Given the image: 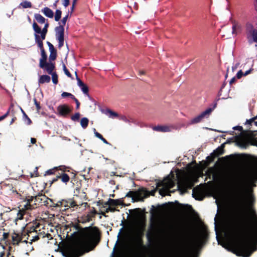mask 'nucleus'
<instances>
[{"instance_id":"45","label":"nucleus","mask_w":257,"mask_h":257,"mask_svg":"<svg viewBox=\"0 0 257 257\" xmlns=\"http://www.w3.org/2000/svg\"><path fill=\"white\" fill-rule=\"evenodd\" d=\"M157 190V188H156V189H154L152 190L150 192H149L148 191L146 190V191L147 192V193L148 194L147 196H146V197H147L149 195L154 196L155 195V193L156 192Z\"/></svg>"},{"instance_id":"23","label":"nucleus","mask_w":257,"mask_h":257,"mask_svg":"<svg viewBox=\"0 0 257 257\" xmlns=\"http://www.w3.org/2000/svg\"><path fill=\"white\" fill-rule=\"evenodd\" d=\"M51 78L49 75H43L40 76L38 80L39 83L43 84L44 83H48L50 81Z\"/></svg>"},{"instance_id":"16","label":"nucleus","mask_w":257,"mask_h":257,"mask_svg":"<svg viewBox=\"0 0 257 257\" xmlns=\"http://www.w3.org/2000/svg\"><path fill=\"white\" fill-rule=\"evenodd\" d=\"M65 169V167L64 166H59L58 167H54L53 168L47 170L44 174V176L55 174L57 171H63V170H64Z\"/></svg>"},{"instance_id":"15","label":"nucleus","mask_w":257,"mask_h":257,"mask_svg":"<svg viewBox=\"0 0 257 257\" xmlns=\"http://www.w3.org/2000/svg\"><path fill=\"white\" fill-rule=\"evenodd\" d=\"M77 85L80 87L83 93L89 96L88 87L77 76Z\"/></svg>"},{"instance_id":"63","label":"nucleus","mask_w":257,"mask_h":257,"mask_svg":"<svg viewBox=\"0 0 257 257\" xmlns=\"http://www.w3.org/2000/svg\"><path fill=\"white\" fill-rule=\"evenodd\" d=\"M58 179H60V176H59V174L58 175H57L56 176V177H55V178H54L53 179H52V182H56L57 181Z\"/></svg>"},{"instance_id":"64","label":"nucleus","mask_w":257,"mask_h":257,"mask_svg":"<svg viewBox=\"0 0 257 257\" xmlns=\"http://www.w3.org/2000/svg\"><path fill=\"white\" fill-rule=\"evenodd\" d=\"M252 69H250L247 71H246L244 73H243V75L244 76H246L247 75L249 74L250 72L251 71Z\"/></svg>"},{"instance_id":"59","label":"nucleus","mask_w":257,"mask_h":257,"mask_svg":"<svg viewBox=\"0 0 257 257\" xmlns=\"http://www.w3.org/2000/svg\"><path fill=\"white\" fill-rule=\"evenodd\" d=\"M73 100L75 101L76 104V108L78 109L79 108V106H80V103L78 101V99L75 97Z\"/></svg>"},{"instance_id":"18","label":"nucleus","mask_w":257,"mask_h":257,"mask_svg":"<svg viewBox=\"0 0 257 257\" xmlns=\"http://www.w3.org/2000/svg\"><path fill=\"white\" fill-rule=\"evenodd\" d=\"M42 12L44 14V15L49 18H53L54 17V13L52 10H51L48 7H45L42 10Z\"/></svg>"},{"instance_id":"44","label":"nucleus","mask_w":257,"mask_h":257,"mask_svg":"<svg viewBox=\"0 0 257 257\" xmlns=\"http://www.w3.org/2000/svg\"><path fill=\"white\" fill-rule=\"evenodd\" d=\"M93 132H94V135L96 137L99 139L100 140L102 139V138H103L102 136L100 134H99V133L96 132L95 128H93Z\"/></svg>"},{"instance_id":"48","label":"nucleus","mask_w":257,"mask_h":257,"mask_svg":"<svg viewBox=\"0 0 257 257\" xmlns=\"http://www.w3.org/2000/svg\"><path fill=\"white\" fill-rule=\"evenodd\" d=\"M116 210V209L115 208L110 207V205H109V206L106 209V212H107L109 211L114 212Z\"/></svg>"},{"instance_id":"26","label":"nucleus","mask_w":257,"mask_h":257,"mask_svg":"<svg viewBox=\"0 0 257 257\" xmlns=\"http://www.w3.org/2000/svg\"><path fill=\"white\" fill-rule=\"evenodd\" d=\"M155 232H153L150 231L147 232L146 237L149 244L152 243L153 241V237L155 235Z\"/></svg>"},{"instance_id":"21","label":"nucleus","mask_w":257,"mask_h":257,"mask_svg":"<svg viewBox=\"0 0 257 257\" xmlns=\"http://www.w3.org/2000/svg\"><path fill=\"white\" fill-rule=\"evenodd\" d=\"M41 58L40 59L39 67H42L43 66V63L47 62V56L44 49L41 50Z\"/></svg>"},{"instance_id":"49","label":"nucleus","mask_w":257,"mask_h":257,"mask_svg":"<svg viewBox=\"0 0 257 257\" xmlns=\"http://www.w3.org/2000/svg\"><path fill=\"white\" fill-rule=\"evenodd\" d=\"M49 27V24L48 23L45 24L44 27L41 30V32L47 33V28Z\"/></svg>"},{"instance_id":"20","label":"nucleus","mask_w":257,"mask_h":257,"mask_svg":"<svg viewBox=\"0 0 257 257\" xmlns=\"http://www.w3.org/2000/svg\"><path fill=\"white\" fill-rule=\"evenodd\" d=\"M230 20H231V22L232 23V35H236L237 34L236 30L240 29L241 26L238 23H237L236 21L232 20L231 18H230Z\"/></svg>"},{"instance_id":"8","label":"nucleus","mask_w":257,"mask_h":257,"mask_svg":"<svg viewBox=\"0 0 257 257\" xmlns=\"http://www.w3.org/2000/svg\"><path fill=\"white\" fill-rule=\"evenodd\" d=\"M216 106V104H215L212 108H208L206 109L205 111L201 112L198 116L192 118L187 123V126L198 123L200 122L203 118L208 117L211 112L215 108Z\"/></svg>"},{"instance_id":"27","label":"nucleus","mask_w":257,"mask_h":257,"mask_svg":"<svg viewBox=\"0 0 257 257\" xmlns=\"http://www.w3.org/2000/svg\"><path fill=\"white\" fill-rule=\"evenodd\" d=\"M34 18L36 21L40 24H44L45 22V18L39 14H35L34 15Z\"/></svg>"},{"instance_id":"50","label":"nucleus","mask_w":257,"mask_h":257,"mask_svg":"<svg viewBox=\"0 0 257 257\" xmlns=\"http://www.w3.org/2000/svg\"><path fill=\"white\" fill-rule=\"evenodd\" d=\"M19 237V234L14 232V235L12 236V240L13 241L16 242L17 238Z\"/></svg>"},{"instance_id":"31","label":"nucleus","mask_w":257,"mask_h":257,"mask_svg":"<svg viewBox=\"0 0 257 257\" xmlns=\"http://www.w3.org/2000/svg\"><path fill=\"white\" fill-rule=\"evenodd\" d=\"M33 28L36 34H40L41 32V28L36 23L34 22L33 24Z\"/></svg>"},{"instance_id":"12","label":"nucleus","mask_w":257,"mask_h":257,"mask_svg":"<svg viewBox=\"0 0 257 257\" xmlns=\"http://www.w3.org/2000/svg\"><path fill=\"white\" fill-rule=\"evenodd\" d=\"M56 38L57 41L64 40V27L59 26L55 29Z\"/></svg>"},{"instance_id":"29","label":"nucleus","mask_w":257,"mask_h":257,"mask_svg":"<svg viewBox=\"0 0 257 257\" xmlns=\"http://www.w3.org/2000/svg\"><path fill=\"white\" fill-rule=\"evenodd\" d=\"M89 120L87 117H83L81 119L80 124L83 128H85L88 125Z\"/></svg>"},{"instance_id":"34","label":"nucleus","mask_w":257,"mask_h":257,"mask_svg":"<svg viewBox=\"0 0 257 257\" xmlns=\"http://www.w3.org/2000/svg\"><path fill=\"white\" fill-rule=\"evenodd\" d=\"M21 110L23 114V117L25 119H26L27 120V124L29 125L31 123L32 121L30 118L28 116V115L26 114L25 111L23 110V109L21 108Z\"/></svg>"},{"instance_id":"46","label":"nucleus","mask_w":257,"mask_h":257,"mask_svg":"<svg viewBox=\"0 0 257 257\" xmlns=\"http://www.w3.org/2000/svg\"><path fill=\"white\" fill-rule=\"evenodd\" d=\"M47 44L48 45L49 47V49L50 52L55 50L53 45L49 42H47Z\"/></svg>"},{"instance_id":"60","label":"nucleus","mask_w":257,"mask_h":257,"mask_svg":"<svg viewBox=\"0 0 257 257\" xmlns=\"http://www.w3.org/2000/svg\"><path fill=\"white\" fill-rule=\"evenodd\" d=\"M9 113V111H8L4 115L0 116V120L4 119L6 118Z\"/></svg>"},{"instance_id":"28","label":"nucleus","mask_w":257,"mask_h":257,"mask_svg":"<svg viewBox=\"0 0 257 257\" xmlns=\"http://www.w3.org/2000/svg\"><path fill=\"white\" fill-rule=\"evenodd\" d=\"M104 113L110 118H114L115 117L118 116V114L116 112H114L109 109H106L104 112Z\"/></svg>"},{"instance_id":"57","label":"nucleus","mask_w":257,"mask_h":257,"mask_svg":"<svg viewBox=\"0 0 257 257\" xmlns=\"http://www.w3.org/2000/svg\"><path fill=\"white\" fill-rule=\"evenodd\" d=\"M17 215H18V219H20V220L23 219V214L21 212L20 210L17 213Z\"/></svg>"},{"instance_id":"51","label":"nucleus","mask_w":257,"mask_h":257,"mask_svg":"<svg viewBox=\"0 0 257 257\" xmlns=\"http://www.w3.org/2000/svg\"><path fill=\"white\" fill-rule=\"evenodd\" d=\"M34 103L36 106L37 110H39L41 109V106H40V104L38 103V102H37L36 98L34 99Z\"/></svg>"},{"instance_id":"30","label":"nucleus","mask_w":257,"mask_h":257,"mask_svg":"<svg viewBox=\"0 0 257 257\" xmlns=\"http://www.w3.org/2000/svg\"><path fill=\"white\" fill-rule=\"evenodd\" d=\"M20 6L24 9L30 8L32 7V4L29 1H25L21 3Z\"/></svg>"},{"instance_id":"35","label":"nucleus","mask_w":257,"mask_h":257,"mask_svg":"<svg viewBox=\"0 0 257 257\" xmlns=\"http://www.w3.org/2000/svg\"><path fill=\"white\" fill-rule=\"evenodd\" d=\"M50 75H52V82L54 84H56L58 83V76L56 72H53Z\"/></svg>"},{"instance_id":"54","label":"nucleus","mask_w":257,"mask_h":257,"mask_svg":"<svg viewBox=\"0 0 257 257\" xmlns=\"http://www.w3.org/2000/svg\"><path fill=\"white\" fill-rule=\"evenodd\" d=\"M24 207L26 209H32V205L28 202L24 205Z\"/></svg>"},{"instance_id":"6","label":"nucleus","mask_w":257,"mask_h":257,"mask_svg":"<svg viewBox=\"0 0 257 257\" xmlns=\"http://www.w3.org/2000/svg\"><path fill=\"white\" fill-rule=\"evenodd\" d=\"M246 35L249 44L251 45L253 42L257 43V29L249 23L246 25Z\"/></svg>"},{"instance_id":"41","label":"nucleus","mask_w":257,"mask_h":257,"mask_svg":"<svg viewBox=\"0 0 257 257\" xmlns=\"http://www.w3.org/2000/svg\"><path fill=\"white\" fill-rule=\"evenodd\" d=\"M248 141L249 142V145L250 144L252 146H257V140L253 139H250L248 140Z\"/></svg>"},{"instance_id":"47","label":"nucleus","mask_w":257,"mask_h":257,"mask_svg":"<svg viewBox=\"0 0 257 257\" xmlns=\"http://www.w3.org/2000/svg\"><path fill=\"white\" fill-rule=\"evenodd\" d=\"M120 119L125 122L128 123L129 124H130V120L126 117V116L123 115L120 117Z\"/></svg>"},{"instance_id":"14","label":"nucleus","mask_w":257,"mask_h":257,"mask_svg":"<svg viewBox=\"0 0 257 257\" xmlns=\"http://www.w3.org/2000/svg\"><path fill=\"white\" fill-rule=\"evenodd\" d=\"M236 144L237 146L243 149H246L249 145L248 140L242 138H237Z\"/></svg>"},{"instance_id":"55","label":"nucleus","mask_w":257,"mask_h":257,"mask_svg":"<svg viewBox=\"0 0 257 257\" xmlns=\"http://www.w3.org/2000/svg\"><path fill=\"white\" fill-rule=\"evenodd\" d=\"M58 47L59 48H61L64 45V40H58Z\"/></svg>"},{"instance_id":"2","label":"nucleus","mask_w":257,"mask_h":257,"mask_svg":"<svg viewBox=\"0 0 257 257\" xmlns=\"http://www.w3.org/2000/svg\"><path fill=\"white\" fill-rule=\"evenodd\" d=\"M232 138L227 139L224 143L214 150L210 155L207 156L205 161H257V159L253 156L245 153H234L224 157L220 158L219 156L223 153L224 145L230 143L232 142Z\"/></svg>"},{"instance_id":"36","label":"nucleus","mask_w":257,"mask_h":257,"mask_svg":"<svg viewBox=\"0 0 257 257\" xmlns=\"http://www.w3.org/2000/svg\"><path fill=\"white\" fill-rule=\"evenodd\" d=\"M63 70L65 73V74H66V75H67L68 77L71 78V79H73L72 75L69 72L68 70L67 69V68L64 64H63Z\"/></svg>"},{"instance_id":"11","label":"nucleus","mask_w":257,"mask_h":257,"mask_svg":"<svg viewBox=\"0 0 257 257\" xmlns=\"http://www.w3.org/2000/svg\"><path fill=\"white\" fill-rule=\"evenodd\" d=\"M57 109L58 114L61 116H66L71 111L70 108L66 104L59 105Z\"/></svg>"},{"instance_id":"39","label":"nucleus","mask_w":257,"mask_h":257,"mask_svg":"<svg viewBox=\"0 0 257 257\" xmlns=\"http://www.w3.org/2000/svg\"><path fill=\"white\" fill-rule=\"evenodd\" d=\"M80 117V113L79 112L75 113L74 115L71 116V119L73 121L78 120Z\"/></svg>"},{"instance_id":"22","label":"nucleus","mask_w":257,"mask_h":257,"mask_svg":"<svg viewBox=\"0 0 257 257\" xmlns=\"http://www.w3.org/2000/svg\"><path fill=\"white\" fill-rule=\"evenodd\" d=\"M121 204V201L119 199H112L109 198L108 201L105 203V205L117 206Z\"/></svg>"},{"instance_id":"40","label":"nucleus","mask_w":257,"mask_h":257,"mask_svg":"<svg viewBox=\"0 0 257 257\" xmlns=\"http://www.w3.org/2000/svg\"><path fill=\"white\" fill-rule=\"evenodd\" d=\"M177 187L178 190L182 191V190H184L183 192L186 191V188L184 187V185H181L180 183H178Z\"/></svg>"},{"instance_id":"42","label":"nucleus","mask_w":257,"mask_h":257,"mask_svg":"<svg viewBox=\"0 0 257 257\" xmlns=\"http://www.w3.org/2000/svg\"><path fill=\"white\" fill-rule=\"evenodd\" d=\"M68 14L66 15L63 18L62 20H61V25L60 24L59 26H63V27L65 25L66 21L68 18Z\"/></svg>"},{"instance_id":"61","label":"nucleus","mask_w":257,"mask_h":257,"mask_svg":"<svg viewBox=\"0 0 257 257\" xmlns=\"http://www.w3.org/2000/svg\"><path fill=\"white\" fill-rule=\"evenodd\" d=\"M40 34H41V38L42 40H43L45 39L46 35L47 33L41 32Z\"/></svg>"},{"instance_id":"13","label":"nucleus","mask_w":257,"mask_h":257,"mask_svg":"<svg viewBox=\"0 0 257 257\" xmlns=\"http://www.w3.org/2000/svg\"><path fill=\"white\" fill-rule=\"evenodd\" d=\"M43 66L40 67L41 68L45 70L49 74H52L53 70L55 69V64L52 62H44L43 63Z\"/></svg>"},{"instance_id":"9","label":"nucleus","mask_w":257,"mask_h":257,"mask_svg":"<svg viewBox=\"0 0 257 257\" xmlns=\"http://www.w3.org/2000/svg\"><path fill=\"white\" fill-rule=\"evenodd\" d=\"M177 126L174 124L170 125H158L155 126L153 127V130L156 132H163V133H168L171 132L173 130H178Z\"/></svg>"},{"instance_id":"37","label":"nucleus","mask_w":257,"mask_h":257,"mask_svg":"<svg viewBox=\"0 0 257 257\" xmlns=\"http://www.w3.org/2000/svg\"><path fill=\"white\" fill-rule=\"evenodd\" d=\"M61 96L63 97V98H65L66 97H71L72 99H73L75 97L71 93H69V92H63L62 94H61Z\"/></svg>"},{"instance_id":"43","label":"nucleus","mask_w":257,"mask_h":257,"mask_svg":"<svg viewBox=\"0 0 257 257\" xmlns=\"http://www.w3.org/2000/svg\"><path fill=\"white\" fill-rule=\"evenodd\" d=\"M122 229H123V227H121V228L119 229V232H118V234H117V241H116V243H115V245H114V248H113V251H112V256L113 255V253H114V250H115V246H116V244H117V243L119 237V235H120V233H121V231H122Z\"/></svg>"},{"instance_id":"53","label":"nucleus","mask_w":257,"mask_h":257,"mask_svg":"<svg viewBox=\"0 0 257 257\" xmlns=\"http://www.w3.org/2000/svg\"><path fill=\"white\" fill-rule=\"evenodd\" d=\"M201 238L200 236H197L195 237V243H196V244L199 243L201 242Z\"/></svg>"},{"instance_id":"25","label":"nucleus","mask_w":257,"mask_h":257,"mask_svg":"<svg viewBox=\"0 0 257 257\" xmlns=\"http://www.w3.org/2000/svg\"><path fill=\"white\" fill-rule=\"evenodd\" d=\"M34 36L35 42L38 44V47L41 50L44 49L43 42L42 40L40 39V37L36 34H34Z\"/></svg>"},{"instance_id":"3","label":"nucleus","mask_w":257,"mask_h":257,"mask_svg":"<svg viewBox=\"0 0 257 257\" xmlns=\"http://www.w3.org/2000/svg\"><path fill=\"white\" fill-rule=\"evenodd\" d=\"M233 242L236 247V254L242 257H249L251 253L257 250V246L247 241L235 239Z\"/></svg>"},{"instance_id":"52","label":"nucleus","mask_w":257,"mask_h":257,"mask_svg":"<svg viewBox=\"0 0 257 257\" xmlns=\"http://www.w3.org/2000/svg\"><path fill=\"white\" fill-rule=\"evenodd\" d=\"M243 75V73L242 72V71L240 70L236 74V77L238 78V79H239Z\"/></svg>"},{"instance_id":"58","label":"nucleus","mask_w":257,"mask_h":257,"mask_svg":"<svg viewBox=\"0 0 257 257\" xmlns=\"http://www.w3.org/2000/svg\"><path fill=\"white\" fill-rule=\"evenodd\" d=\"M232 128L234 130H238L239 131H241L242 130V127L241 126H235L233 127Z\"/></svg>"},{"instance_id":"24","label":"nucleus","mask_w":257,"mask_h":257,"mask_svg":"<svg viewBox=\"0 0 257 257\" xmlns=\"http://www.w3.org/2000/svg\"><path fill=\"white\" fill-rule=\"evenodd\" d=\"M63 172L64 170L62 171V172L61 173H59L60 178L61 179V181L63 183L66 184L67 182H69L70 178L68 174L64 173Z\"/></svg>"},{"instance_id":"4","label":"nucleus","mask_w":257,"mask_h":257,"mask_svg":"<svg viewBox=\"0 0 257 257\" xmlns=\"http://www.w3.org/2000/svg\"><path fill=\"white\" fill-rule=\"evenodd\" d=\"M232 200L239 217L243 214L245 208L246 199L242 191L238 190L234 192L232 195Z\"/></svg>"},{"instance_id":"17","label":"nucleus","mask_w":257,"mask_h":257,"mask_svg":"<svg viewBox=\"0 0 257 257\" xmlns=\"http://www.w3.org/2000/svg\"><path fill=\"white\" fill-rule=\"evenodd\" d=\"M192 197L196 200L201 201L203 199L204 197L200 190L194 188L192 190Z\"/></svg>"},{"instance_id":"10","label":"nucleus","mask_w":257,"mask_h":257,"mask_svg":"<svg viewBox=\"0 0 257 257\" xmlns=\"http://www.w3.org/2000/svg\"><path fill=\"white\" fill-rule=\"evenodd\" d=\"M174 257H198V255L192 253L190 249L185 248L178 252Z\"/></svg>"},{"instance_id":"7","label":"nucleus","mask_w":257,"mask_h":257,"mask_svg":"<svg viewBox=\"0 0 257 257\" xmlns=\"http://www.w3.org/2000/svg\"><path fill=\"white\" fill-rule=\"evenodd\" d=\"M147 192L144 188H141L137 191L132 192L130 191L125 195V197H131L133 202L136 201H142L147 196Z\"/></svg>"},{"instance_id":"5","label":"nucleus","mask_w":257,"mask_h":257,"mask_svg":"<svg viewBox=\"0 0 257 257\" xmlns=\"http://www.w3.org/2000/svg\"><path fill=\"white\" fill-rule=\"evenodd\" d=\"M175 183L168 176L164 179L162 182V185L163 187L159 190V194L162 196L166 195H170L171 193H174L175 190L169 191V189L173 188L175 186Z\"/></svg>"},{"instance_id":"19","label":"nucleus","mask_w":257,"mask_h":257,"mask_svg":"<svg viewBox=\"0 0 257 257\" xmlns=\"http://www.w3.org/2000/svg\"><path fill=\"white\" fill-rule=\"evenodd\" d=\"M252 233L254 237H257V216L255 214L252 216Z\"/></svg>"},{"instance_id":"56","label":"nucleus","mask_w":257,"mask_h":257,"mask_svg":"<svg viewBox=\"0 0 257 257\" xmlns=\"http://www.w3.org/2000/svg\"><path fill=\"white\" fill-rule=\"evenodd\" d=\"M69 0H63V5L65 7H67L69 5Z\"/></svg>"},{"instance_id":"33","label":"nucleus","mask_w":257,"mask_h":257,"mask_svg":"<svg viewBox=\"0 0 257 257\" xmlns=\"http://www.w3.org/2000/svg\"><path fill=\"white\" fill-rule=\"evenodd\" d=\"M62 12L60 10H57L55 12V21L58 22L61 17Z\"/></svg>"},{"instance_id":"62","label":"nucleus","mask_w":257,"mask_h":257,"mask_svg":"<svg viewBox=\"0 0 257 257\" xmlns=\"http://www.w3.org/2000/svg\"><path fill=\"white\" fill-rule=\"evenodd\" d=\"M39 239V236H38V235L35 236L34 237H33V239L31 240V242H30V243H31V242L32 241H35L36 240H38Z\"/></svg>"},{"instance_id":"1","label":"nucleus","mask_w":257,"mask_h":257,"mask_svg":"<svg viewBox=\"0 0 257 257\" xmlns=\"http://www.w3.org/2000/svg\"><path fill=\"white\" fill-rule=\"evenodd\" d=\"M99 240V235L96 233L93 234L86 233L83 240H69L64 243V251L61 250V254L64 257H79L85 252L93 250Z\"/></svg>"},{"instance_id":"38","label":"nucleus","mask_w":257,"mask_h":257,"mask_svg":"<svg viewBox=\"0 0 257 257\" xmlns=\"http://www.w3.org/2000/svg\"><path fill=\"white\" fill-rule=\"evenodd\" d=\"M257 119V115L255 117H253L250 119H247L246 121V122L245 123V124L246 125H251L252 124V123H254V120H256Z\"/></svg>"},{"instance_id":"32","label":"nucleus","mask_w":257,"mask_h":257,"mask_svg":"<svg viewBox=\"0 0 257 257\" xmlns=\"http://www.w3.org/2000/svg\"><path fill=\"white\" fill-rule=\"evenodd\" d=\"M50 52V54L49 55V61L51 62L56 59L57 56V52L56 50H54Z\"/></svg>"}]
</instances>
